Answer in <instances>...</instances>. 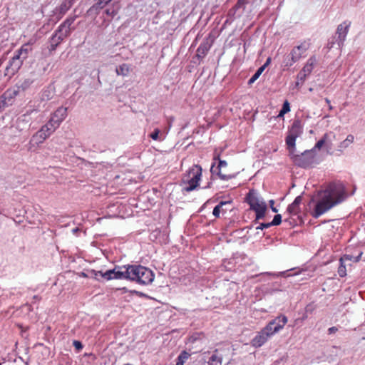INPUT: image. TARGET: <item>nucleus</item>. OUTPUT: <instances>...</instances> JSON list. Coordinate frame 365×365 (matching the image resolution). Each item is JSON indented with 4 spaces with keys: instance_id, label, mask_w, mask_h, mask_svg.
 <instances>
[{
    "instance_id": "obj_12",
    "label": "nucleus",
    "mask_w": 365,
    "mask_h": 365,
    "mask_svg": "<svg viewBox=\"0 0 365 365\" xmlns=\"http://www.w3.org/2000/svg\"><path fill=\"white\" fill-rule=\"evenodd\" d=\"M222 151V149L218 153H217V150H215L213 160L218 161V165H217V167L215 168V165H212L211 167L210 171L212 174L217 175L220 179L227 180L231 179L232 178V175L224 174L221 171L222 168L226 167L227 165V163L225 160H222L220 159V153Z\"/></svg>"
},
{
    "instance_id": "obj_37",
    "label": "nucleus",
    "mask_w": 365,
    "mask_h": 365,
    "mask_svg": "<svg viewBox=\"0 0 365 365\" xmlns=\"http://www.w3.org/2000/svg\"><path fill=\"white\" fill-rule=\"evenodd\" d=\"M338 274L341 277H344L346 275V265L344 262H340V265L338 268Z\"/></svg>"
},
{
    "instance_id": "obj_33",
    "label": "nucleus",
    "mask_w": 365,
    "mask_h": 365,
    "mask_svg": "<svg viewBox=\"0 0 365 365\" xmlns=\"http://www.w3.org/2000/svg\"><path fill=\"white\" fill-rule=\"evenodd\" d=\"M290 111V106L289 103L287 101H285L283 103L282 108L279 111L278 115L279 117H282L285 113Z\"/></svg>"
},
{
    "instance_id": "obj_31",
    "label": "nucleus",
    "mask_w": 365,
    "mask_h": 365,
    "mask_svg": "<svg viewBox=\"0 0 365 365\" xmlns=\"http://www.w3.org/2000/svg\"><path fill=\"white\" fill-rule=\"evenodd\" d=\"M150 137L154 140L162 141L164 138L160 134V130L158 128H155L154 131L150 134Z\"/></svg>"
},
{
    "instance_id": "obj_42",
    "label": "nucleus",
    "mask_w": 365,
    "mask_h": 365,
    "mask_svg": "<svg viewBox=\"0 0 365 365\" xmlns=\"http://www.w3.org/2000/svg\"><path fill=\"white\" fill-rule=\"evenodd\" d=\"M272 225L270 224V222H267V223H261L259 224V225L258 227H257V230H263L264 228H269Z\"/></svg>"
},
{
    "instance_id": "obj_36",
    "label": "nucleus",
    "mask_w": 365,
    "mask_h": 365,
    "mask_svg": "<svg viewBox=\"0 0 365 365\" xmlns=\"http://www.w3.org/2000/svg\"><path fill=\"white\" fill-rule=\"evenodd\" d=\"M52 98V93L49 90H45L41 93V99L43 101H47Z\"/></svg>"
},
{
    "instance_id": "obj_24",
    "label": "nucleus",
    "mask_w": 365,
    "mask_h": 365,
    "mask_svg": "<svg viewBox=\"0 0 365 365\" xmlns=\"http://www.w3.org/2000/svg\"><path fill=\"white\" fill-rule=\"evenodd\" d=\"M34 82V80L31 78H26L24 79L22 81H20L16 85L17 89L19 91V92L24 91L30 88V86L33 84Z\"/></svg>"
},
{
    "instance_id": "obj_39",
    "label": "nucleus",
    "mask_w": 365,
    "mask_h": 365,
    "mask_svg": "<svg viewBox=\"0 0 365 365\" xmlns=\"http://www.w3.org/2000/svg\"><path fill=\"white\" fill-rule=\"evenodd\" d=\"M105 13L108 15V16H110L111 17H114L117 14H118V11L116 10H115L114 9H107L106 11H105Z\"/></svg>"
},
{
    "instance_id": "obj_48",
    "label": "nucleus",
    "mask_w": 365,
    "mask_h": 365,
    "mask_svg": "<svg viewBox=\"0 0 365 365\" xmlns=\"http://www.w3.org/2000/svg\"><path fill=\"white\" fill-rule=\"evenodd\" d=\"M271 62V58H268L266 61V62L264 63V64L263 66H262L260 68H263V71L264 70V68L270 63Z\"/></svg>"
},
{
    "instance_id": "obj_44",
    "label": "nucleus",
    "mask_w": 365,
    "mask_h": 365,
    "mask_svg": "<svg viewBox=\"0 0 365 365\" xmlns=\"http://www.w3.org/2000/svg\"><path fill=\"white\" fill-rule=\"evenodd\" d=\"M200 335H201V334H195L191 336L190 338V341L192 342H195L200 338Z\"/></svg>"
},
{
    "instance_id": "obj_4",
    "label": "nucleus",
    "mask_w": 365,
    "mask_h": 365,
    "mask_svg": "<svg viewBox=\"0 0 365 365\" xmlns=\"http://www.w3.org/2000/svg\"><path fill=\"white\" fill-rule=\"evenodd\" d=\"M130 264L123 267H115L113 269L107 270L105 272L102 271H96L92 269L91 273L94 275V277L97 280H100L98 276L106 280L110 279H128L130 280Z\"/></svg>"
},
{
    "instance_id": "obj_10",
    "label": "nucleus",
    "mask_w": 365,
    "mask_h": 365,
    "mask_svg": "<svg viewBox=\"0 0 365 365\" xmlns=\"http://www.w3.org/2000/svg\"><path fill=\"white\" fill-rule=\"evenodd\" d=\"M302 133V126L301 120L296 119L293 121L291 128L288 130L287 136L286 137V144L288 149L295 150V141L297 138Z\"/></svg>"
},
{
    "instance_id": "obj_35",
    "label": "nucleus",
    "mask_w": 365,
    "mask_h": 365,
    "mask_svg": "<svg viewBox=\"0 0 365 365\" xmlns=\"http://www.w3.org/2000/svg\"><path fill=\"white\" fill-rule=\"evenodd\" d=\"M263 71V68H259L255 73L248 81V84H252L260 76Z\"/></svg>"
},
{
    "instance_id": "obj_38",
    "label": "nucleus",
    "mask_w": 365,
    "mask_h": 365,
    "mask_svg": "<svg viewBox=\"0 0 365 365\" xmlns=\"http://www.w3.org/2000/svg\"><path fill=\"white\" fill-rule=\"evenodd\" d=\"M282 222V215L279 214H277L274 215L272 221L270 222L272 226H276L279 225Z\"/></svg>"
},
{
    "instance_id": "obj_50",
    "label": "nucleus",
    "mask_w": 365,
    "mask_h": 365,
    "mask_svg": "<svg viewBox=\"0 0 365 365\" xmlns=\"http://www.w3.org/2000/svg\"><path fill=\"white\" fill-rule=\"evenodd\" d=\"M79 230H79V228L76 227V228H73V229L72 230V232H73V234H76Z\"/></svg>"
},
{
    "instance_id": "obj_9",
    "label": "nucleus",
    "mask_w": 365,
    "mask_h": 365,
    "mask_svg": "<svg viewBox=\"0 0 365 365\" xmlns=\"http://www.w3.org/2000/svg\"><path fill=\"white\" fill-rule=\"evenodd\" d=\"M309 41H304L300 45L294 47L289 55L284 60V66H292L295 62L298 61L302 56L309 49Z\"/></svg>"
},
{
    "instance_id": "obj_21",
    "label": "nucleus",
    "mask_w": 365,
    "mask_h": 365,
    "mask_svg": "<svg viewBox=\"0 0 365 365\" xmlns=\"http://www.w3.org/2000/svg\"><path fill=\"white\" fill-rule=\"evenodd\" d=\"M76 18V16H71L67 18L58 28V31L67 32V36H68L71 34V25L73 24Z\"/></svg>"
},
{
    "instance_id": "obj_14",
    "label": "nucleus",
    "mask_w": 365,
    "mask_h": 365,
    "mask_svg": "<svg viewBox=\"0 0 365 365\" xmlns=\"http://www.w3.org/2000/svg\"><path fill=\"white\" fill-rule=\"evenodd\" d=\"M68 108L66 107L58 108L51 115L49 121L56 127L58 128L61 123L66 119L68 115Z\"/></svg>"
},
{
    "instance_id": "obj_51",
    "label": "nucleus",
    "mask_w": 365,
    "mask_h": 365,
    "mask_svg": "<svg viewBox=\"0 0 365 365\" xmlns=\"http://www.w3.org/2000/svg\"><path fill=\"white\" fill-rule=\"evenodd\" d=\"M124 365H133V364H124Z\"/></svg>"
},
{
    "instance_id": "obj_22",
    "label": "nucleus",
    "mask_w": 365,
    "mask_h": 365,
    "mask_svg": "<svg viewBox=\"0 0 365 365\" xmlns=\"http://www.w3.org/2000/svg\"><path fill=\"white\" fill-rule=\"evenodd\" d=\"M34 112L38 113V108H35V106H32L31 105H29L26 113L19 118V121L26 122V123H29V121L31 120L29 116Z\"/></svg>"
},
{
    "instance_id": "obj_18",
    "label": "nucleus",
    "mask_w": 365,
    "mask_h": 365,
    "mask_svg": "<svg viewBox=\"0 0 365 365\" xmlns=\"http://www.w3.org/2000/svg\"><path fill=\"white\" fill-rule=\"evenodd\" d=\"M73 0H64L59 6L53 11L58 19H61L72 6Z\"/></svg>"
},
{
    "instance_id": "obj_26",
    "label": "nucleus",
    "mask_w": 365,
    "mask_h": 365,
    "mask_svg": "<svg viewBox=\"0 0 365 365\" xmlns=\"http://www.w3.org/2000/svg\"><path fill=\"white\" fill-rule=\"evenodd\" d=\"M221 364L222 356H218L217 353L213 354L208 361V365H221Z\"/></svg>"
},
{
    "instance_id": "obj_23",
    "label": "nucleus",
    "mask_w": 365,
    "mask_h": 365,
    "mask_svg": "<svg viewBox=\"0 0 365 365\" xmlns=\"http://www.w3.org/2000/svg\"><path fill=\"white\" fill-rule=\"evenodd\" d=\"M130 72V66L127 63H123L115 68V73L118 76H128Z\"/></svg>"
},
{
    "instance_id": "obj_41",
    "label": "nucleus",
    "mask_w": 365,
    "mask_h": 365,
    "mask_svg": "<svg viewBox=\"0 0 365 365\" xmlns=\"http://www.w3.org/2000/svg\"><path fill=\"white\" fill-rule=\"evenodd\" d=\"M262 274H266V275L272 276L274 277H277L279 276H284L285 275V272H279L278 274L272 273V272H264V273H261L260 274V275H262Z\"/></svg>"
},
{
    "instance_id": "obj_17",
    "label": "nucleus",
    "mask_w": 365,
    "mask_h": 365,
    "mask_svg": "<svg viewBox=\"0 0 365 365\" xmlns=\"http://www.w3.org/2000/svg\"><path fill=\"white\" fill-rule=\"evenodd\" d=\"M316 62L317 59L315 56H312L308 59L307 63L299 73L301 80H304L306 77L312 73Z\"/></svg>"
},
{
    "instance_id": "obj_43",
    "label": "nucleus",
    "mask_w": 365,
    "mask_h": 365,
    "mask_svg": "<svg viewBox=\"0 0 365 365\" xmlns=\"http://www.w3.org/2000/svg\"><path fill=\"white\" fill-rule=\"evenodd\" d=\"M302 197L299 195V196H297V197L294 199V200L293 203H294V205H297L299 206V205H300V204H301V202H302Z\"/></svg>"
},
{
    "instance_id": "obj_46",
    "label": "nucleus",
    "mask_w": 365,
    "mask_h": 365,
    "mask_svg": "<svg viewBox=\"0 0 365 365\" xmlns=\"http://www.w3.org/2000/svg\"><path fill=\"white\" fill-rule=\"evenodd\" d=\"M337 330H338V329L336 327H332L329 328L328 332L329 334H334V333L336 332Z\"/></svg>"
},
{
    "instance_id": "obj_34",
    "label": "nucleus",
    "mask_w": 365,
    "mask_h": 365,
    "mask_svg": "<svg viewBox=\"0 0 365 365\" xmlns=\"http://www.w3.org/2000/svg\"><path fill=\"white\" fill-rule=\"evenodd\" d=\"M328 138V134L325 133L322 138L319 140L314 145V151H315V149H321V148L324 145V143L327 142Z\"/></svg>"
},
{
    "instance_id": "obj_47",
    "label": "nucleus",
    "mask_w": 365,
    "mask_h": 365,
    "mask_svg": "<svg viewBox=\"0 0 365 365\" xmlns=\"http://www.w3.org/2000/svg\"><path fill=\"white\" fill-rule=\"evenodd\" d=\"M91 271H92V270L88 271V274H86V273H84V272H81V276H83V277H91L95 278V277H94V275H93V274H92L91 273Z\"/></svg>"
},
{
    "instance_id": "obj_8",
    "label": "nucleus",
    "mask_w": 365,
    "mask_h": 365,
    "mask_svg": "<svg viewBox=\"0 0 365 365\" xmlns=\"http://www.w3.org/2000/svg\"><path fill=\"white\" fill-rule=\"evenodd\" d=\"M202 176V168L199 165H194L189 169L187 173L183 177L184 183L188 184V186L183 189L186 192H191L199 186V182Z\"/></svg>"
},
{
    "instance_id": "obj_25",
    "label": "nucleus",
    "mask_w": 365,
    "mask_h": 365,
    "mask_svg": "<svg viewBox=\"0 0 365 365\" xmlns=\"http://www.w3.org/2000/svg\"><path fill=\"white\" fill-rule=\"evenodd\" d=\"M248 4V0H237L236 4L229 11V15H234L237 9H242L243 11Z\"/></svg>"
},
{
    "instance_id": "obj_15",
    "label": "nucleus",
    "mask_w": 365,
    "mask_h": 365,
    "mask_svg": "<svg viewBox=\"0 0 365 365\" xmlns=\"http://www.w3.org/2000/svg\"><path fill=\"white\" fill-rule=\"evenodd\" d=\"M350 26L351 21H344L342 24H339L337 26L336 34L337 35L336 41L339 46L343 45L346 39V36L349 32Z\"/></svg>"
},
{
    "instance_id": "obj_2",
    "label": "nucleus",
    "mask_w": 365,
    "mask_h": 365,
    "mask_svg": "<svg viewBox=\"0 0 365 365\" xmlns=\"http://www.w3.org/2000/svg\"><path fill=\"white\" fill-rule=\"evenodd\" d=\"M287 322V317L281 315L270 321L252 339L251 345L258 348L264 344L269 338L281 330Z\"/></svg>"
},
{
    "instance_id": "obj_29",
    "label": "nucleus",
    "mask_w": 365,
    "mask_h": 365,
    "mask_svg": "<svg viewBox=\"0 0 365 365\" xmlns=\"http://www.w3.org/2000/svg\"><path fill=\"white\" fill-rule=\"evenodd\" d=\"M361 256V253H360L357 257H354L352 255H344L343 257H341L339 259L340 262H344L346 261H353V262H359V259Z\"/></svg>"
},
{
    "instance_id": "obj_6",
    "label": "nucleus",
    "mask_w": 365,
    "mask_h": 365,
    "mask_svg": "<svg viewBox=\"0 0 365 365\" xmlns=\"http://www.w3.org/2000/svg\"><path fill=\"white\" fill-rule=\"evenodd\" d=\"M288 150L293 163L300 168H309L315 161L316 153L314 149L307 150L301 154H295V150H292V148Z\"/></svg>"
},
{
    "instance_id": "obj_32",
    "label": "nucleus",
    "mask_w": 365,
    "mask_h": 365,
    "mask_svg": "<svg viewBox=\"0 0 365 365\" xmlns=\"http://www.w3.org/2000/svg\"><path fill=\"white\" fill-rule=\"evenodd\" d=\"M287 211L290 214V215H297L299 212L300 211V207L299 206L297 205H294L293 202L292 204H290L287 209Z\"/></svg>"
},
{
    "instance_id": "obj_19",
    "label": "nucleus",
    "mask_w": 365,
    "mask_h": 365,
    "mask_svg": "<svg viewBox=\"0 0 365 365\" xmlns=\"http://www.w3.org/2000/svg\"><path fill=\"white\" fill-rule=\"evenodd\" d=\"M112 0H95L96 3L89 8L87 13L89 15H98L101 9L108 5Z\"/></svg>"
},
{
    "instance_id": "obj_5",
    "label": "nucleus",
    "mask_w": 365,
    "mask_h": 365,
    "mask_svg": "<svg viewBox=\"0 0 365 365\" xmlns=\"http://www.w3.org/2000/svg\"><path fill=\"white\" fill-rule=\"evenodd\" d=\"M130 280L140 284H148L154 279V274L152 270L142 265H130Z\"/></svg>"
},
{
    "instance_id": "obj_7",
    "label": "nucleus",
    "mask_w": 365,
    "mask_h": 365,
    "mask_svg": "<svg viewBox=\"0 0 365 365\" xmlns=\"http://www.w3.org/2000/svg\"><path fill=\"white\" fill-rule=\"evenodd\" d=\"M246 200L250 205V209L256 212V220L263 219L267 210L265 202L260 199L253 190H250L246 197Z\"/></svg>"
},
{
    "instance_id": "obj_27",
    "label": "nucleus",
    "mask_w": 365,
    "mask_h": 365,
    "mask_svg": "<svg viewBox=\"0 0 365 365\" xmlns=\"http://www.w3.org/2000/svg\"><path fill=\"white\" fill-rule=\"evenodd\" d=\"M190 356V354L185 351H182L178 357L176 365H184V363Z\"/></svg>"
},
{
    "instance_id": "obj_20",
    "label": "nucleus",
    "mask_w": 365,
    "mask_h": 365,
    "mask_svg": "<svg viewBox=\"0 0 365 365\" xmlns=\"http://www.w3.org/2000/svg\"><path fill=\"white\" fill-rule=\"evenodd\" d=\"M211 47V43L208 38L205 39L199 46L197 49L196 56L198 58H203L209 51Z\"/></svg>"
},
{
    "instance_id": "obj_16",
    "label": "nucleus",
    "mask_w": 365,
    "mask_h": 365,
    "mask_svg": "<svg viewBox=\"0 0 365 365\" xmlns=\"http://www.w3.org/2000/svg\"><path fill=\"white\" fill-rule=\"evenodd\" d=\"M66 37H68L66 31L61 32L57 29L49 40L50 45L48 46V51L50 52L55 51L61 41Z\"/></svg>"
},
{
    "instance_id": "obj_3",
    "label": "nucleus",
    "mask_w": 365,
    "mask_h": 365,
    "mask_svg": "<svg viewBox=\"0 0 365 365\" xmlns=\"http://www.w3.org/2000/svg\"><path fill=\"white\" fill-rule=\"evenodd\" d=\"M31 51V46L29 43L24 44L19 50L16 51L15 55L9 61L6 67L4 75L11 78L21 68L25 59L27 58L29 53Z\"/></svg>"
},
{
    "instance_id": "obj_30",
    "label": "nucleus",
    "mask_w": 365,
    "mask_h": 365,
    "mask_svg": "<svg viewBox=\"0 0 365 365\" xmlns=\"http://www.w3.org/2000/svg\"><path fill=\"white\" fill-rule=\"evenodd\" d=\"M354 137L353 135L351 134H349L347 135L346 138L342 141L341 143H340V145L339 147L341 148H347L351 143H352L354 142Z\"/></svg>"
},
{
    "instance_id": "obj_13",
    "label": "nucleus",
    "mask_w": 365,
    "mask_h": 365,
    "mask_svg": "<svg viewBox=\"0 0 365 365\" xmlns=\"http://www.w3.org/2000/svg\"><path fill=\"white\" fill-rule=\"evenodd\" d=\"M19 93V91L17 88L7 89L0 97V109L2 107L12 105Z\"/></svg>"
},
{
    "instance_id": "obj_49",
    "label": "nucleus",
    "mask_w": 365,
    "mask_h": 365,
    "mask_svg": "<svg viewBox=\"0 0 365 365\" xmlns=\"http://www.w3.org/2000/svg\"><path fill=\"white\" fill-rule=\"evenodd\" d=\"M325 101H326V103H327L328 104V106H329V110H332V109H333V107H332V106H331V105L330 100H329V99H328V98H325Z\"/></svg>"
},
{
    "instance_id": "obj_28",
    "label": "nucleus",
    "mask_w": 365,
    "mask_h": 365,
    "mask_svg": "<svg viewBox=\"0 0 365 365\" xmlns=\"http://www.w3.org/2000/svg\"><path fill=\"white\" fill-rule=\"evenodd\" d=\"M230 202H231L230 201H221L218 205H217L214 207L213 212H212L213 215L215 217H219L222 206L225 205L227 204H230Z\"/></svg>"
},
{
    "instance_id": "obj_40",
    "label": "nucleus",
    "mask_w": 365,
    "mask_h": 365,
    "mask_svg": "<svg viewBox=\"0 0 365 365\" xmlns=\"http://www.w3.org/2000/svg\"><path fill=\"white\" fill-rule=\"evenodd\" d=\"M73 345L75 347V349L79 351L83 349V344L80 341L75 340L73 342Z\"/></svg>"
},
{
    "instance_id": "obj_45",
    "label": "nucleus",
    "mask_w": 365,
    "mask_h": 365,
    "mask_svg": "<svg viewBox=\"0 0 365 365\" xmlns=\"http://www.w3.org/2000/svg\"><path fill=\"white\" fill-rule=\"evenodd\" d=\"M274 201L273 200H269V204H270V207H271L272 210L274 212H277V209L274 207Z\"/></svg>"
},
{
    "instance_id": "obj_11",
    "label": "nucleus",
    "mask_w": 365,
    "mask_h": 365,
    "mask_svg": "<svg viewBox=\"0 0 365 365\" xmlns=\"http://www.w3.org/2000/svg\"><path fill=\"white\" fill-rule=\"evenodd\" d=\"M56 128H58L48 120L46 125H43L41 128L33 135L31 141H36L37 144L42 143Z\"/></svg>"
},
{
    "instance_id": "obj_1",
    "label": "nucleus",
    "mask_w": 365,
    "mask_h": 365,
    "mask_svg": "<svg viewBox=\"0 0 365 365\" xmlns=\"http://www.w3.org/2000/svg\"><path fill=\"white\" fill-rule=\"evenodd\" d=\"M346 198L344 186L341 183H330L323 191L322 195L315 205L313 217L318 218L333 207L340 204Z\"/></svg>"
}]
</instances>
